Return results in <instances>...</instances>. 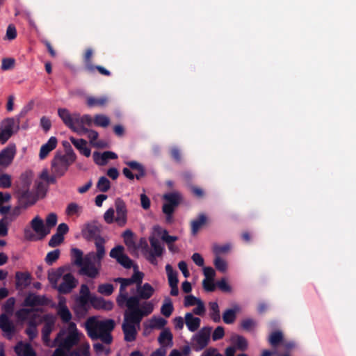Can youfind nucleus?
<instances>
[{
  "label": "nucleus",
  "instance_id": "nucleus-1",
  "mask_svg": "<svg viewBox=\"0 0 356 356\" xmlns=\"http://www.w3.org/2000/svg\"><path fill=\"white\" fill-rule=\"evenodd\" d=\"M115 323L113 319L97 321L92 317L86 322V329L90 339H100L106 344L112 343L113 337L111 332L115 328Z\"/></svg>",
  "mask_w": 356,
  "mask_h": 356
},
{
  "label": "nucleus",
  "instance_id": "nucleus-2",
  "mask_svg": "<svg viewBox=\"0 0 356 356\" xmlns=\"http://www.w3.org/2000/svg\"><path fill=\"white\" fill-rule=\"evenodd\" d=\"M126 311L129 314V319L131 321L140 323L144 316H147L152 313L154 305L152 302H144L141 305L140 300L136 297H129Z\"/></svg>",
  "mask_w": 356,
  "mask_h": 356
},
{
  "label": "nucleus",
  "instance_id": "nucleus-3",
  "mask_svg": "<svg viewBox=\"0 0 356 356\" xmlns=\"http://www.w3.org/2000/svg\"><path fill=\"white\" fill-rule=\"evenodd\" d=\"M76 159V155L71 148L64 154H56L51 162L52 174L57 177H63Z\"/></svg>",
  "mask_w": 356,
  "mask_h": 356
},
{
  "label": "nucleus",
  "instance_id": "nucleus-4",
  "mask_svg": "<svg viewBox=\"0 0 356 356\" xmlns=\"http://www.w3.org/2000/svg\"><path fill=\"white\" fill-rule=\"evenodd\" d=\"M163 199L165 201L162 207V211L165 215L167 223H172L174 220L173 213L176 208L182 201V195L178 191L168 193L163 195Z\"/></svg>",
  "mask_w": 356,
  "mask_h": 356
},
{
  "label": "nucleus",
  "instance_id": "nucleus-5",
  "mask_svg": "<svg viewBox=\"0 0 356 356\" xmlns=\"http://www.w3.org/2000/svg\"><path fill=\"white\" fill-rule=\"evenodd\" d=\"M163 199L165 201L162 207V211L165 215L167 223H172L174 220L173 213L176 208L182 201V195L178 191L168 193L163 195Z\"/></svg>",
  "mask_w": 356,
  "mask_h": 356
},
{
  "label": "nucleus",
  "instance_id": "nucleus-6",
  "mask_svg": "<svg viewBox=\"0 0 356 356\" xmlns=\"http://www.w3.org/2000/svg\"><path fill=\"white\" fill-rule=\"evenodd\" d=\"M57 223V215L54 213H49L46 218V225L44 224L43 220L38 216H35L31 221V227L34 232L39 236L40 239L44 238L47 236Z\"/></svg>",
  "mask_w": 356,
  "mask_h": 356
},
{
  "label": "nucleus",
  "instance_id": "nucleus-7",
  "mask_svg": "<svg viewBox=\"0 0 356 356\" xmlns=\"http://www.w3.org/2000/svg\"><path fill=\"white\" fill-rule=\"evenodd\" d=\"M211 327H203L192 338V348L195 351H200L207 346L210 341Z\"/></svg>",
  "mask_w": 356,
  "mask_h": 356
},
{
  "label": "nucleus",
  "instance_id": "nucleus-8",
  "mask_svg": "<svg viewBox=\"0 0 356 356\" xmlns=\"http://www.w3.org/2000/svg\"><path fill=\"white\" fill-rule=\"evenodd\" d=\"M140 323L131 321L129 319V314L125 312L124 314V322L122 329L124 335V341L132 342L136 340L137 336V330L136 326H139Z\"/></svg>",
  "mask_w": 356,
  "mask_h": 356
},
{
  "label": "nucleus",
  "instance_id": "nucleus-9",
  "mask_svg": "<svg viewBox=\"0 0 356 356\" xmlns=\"http://www.w3.org/2000/svg\"><path fill=\"white\" fill-rule=\"evenodd\" d=\"M28 111L29 108H23L15 118H10L3 120L1 128L13 134L17 133L20 128L22 118L26 115Z\"/></svg>",
  "mask_w": 356,
  "mask_h": 356
},
{
  "label": "nucleus",
  "instance_id": "nucleus-10",
  "mask_svg": "<svg viewBox=\"0 0 356 356\" xmlns=\"http://www.w3.org/2000/svg\"><path fill=\"white\" fill-rule=\"evenodd\" d=\"M102 225L95 220L86 223L81 229V234L87 241L96 240L98 237H102Z\"/></svg>",
  "mask_w": 356,
  "mask_h": 356
},
{
  "label": "nucleus",
  "instance_id": "nucleus-11",
  "mask_svg": "<svg viewBox=\"0 0 356 356\" xmlns=\"http://www.w3.org/2000/svg\"><path fill=\"white\" fill-rule=\"evenodd\" d=\"M124 248L121 245H118L111 249L109 255L111 258L115 259L117 262L124 268L129 269L131 268L133 261L124 253Z\"/></svg>",
  "mask_w": 356,
  "mask_h": 356
},
{
  "label": "nucleus",
  "instance_id": "nucleus-12",
  "mask_svg": "<svg viewBox=\"0 0 356 356\" xmlns=\"http://www.w3.org/2000/svg\"><path fill=\"white\" fill-rule=\"evenodd\" d=\"M114 282L120 283L119 294L116 298L118 305L122 308L129 301V296L126 291V287L133 284L130 278L118 277L114 279Z\"/></svg>",
  "mask_w": 356,
  "mask_h": 356
},
{
  "label": "nucleus",
  "instance_id": "nucleus-13",
  "mask_svg": "<svg viewBox=\"0 0 356 356\" xmlns=\"http://www.w3.org/2000/svg\"><path fill=\"white\" fill-rule=\"evenodd\" d=\"M16 195L18 204L23 209L33 205L38 200L36 195L30 189H17Z\"/></svg>",
  "mask_w": 356,
  "mask_h": 356
},
{
  "label": "nucleus",
  "instance_id": "nucleus-14",
  "mask_svg": "<svg viewBox=\"0 0 356 356\" xmlns=\"http://www.w3.org/2000/svg\"><path fill=\"white\" fill-rule=\"evenodd\" d=\"M116 211L115 223L120 227H123L127 222V209L124 201L118 197L115 201Z\"/></svg>",
  "mask_w": 356,
  "mask_h": 356
},
{
  "label": "nucleus",
  "instance_id": "nucleus-15",
  "mask_svg": "<svg viewBox=\"0 0 356 356\" xmlns=\"http://www.w3.org/2000/svg\"><path fill=\"white\" fill-rule=\"evenodd\" d=\"M65 330H61L57 335L56 340L59 341L60 345L58 348H61L68 353V351L79 341V335L75 334H68L65 338Z\"/></svg>",
  "mask_w": 356,
  "mask_h": 356
},
{
  "label": "nucleus",
  "instance_id": "nucleus-16",
  "mask_svg": "<svg viewBox=\"0 0 356 356\" xmlns=\"http://www.w3.org/2000/svg\"><path fill=\"white\" fill-rule=\"evenodd\" d=\"M77 284V280L74 275L70 273H66L63 276V282L58 286L57 290L61 294L70 293Z\"/></svg>",
  "mask_w": 356,
  "mask_h": 356
},
{
  "label": "nucleus",
  "instance_id": "nucleus-17",
  "mask_svg": "<svg viewBox=\"0 0 356 356\" xmlns=\"http://www.w3.org/2000/svg\"><path fill=\"white\" fill-rule=\"evenodd\" d=\"M16 154L15 145H9L0 152V166L8 167L13 162Z\"/></svg>",
  "mask_w": 356,
  "mask_h": 356
},
{
  "label": "nucleus",
  "instance_id": "nucleus-18",
  "mask_svg": "<svg viewBox=\"0 0 356 356\" xmlns=\"http://www.w3.org/2000/svg\"><path fill=\"white\" fill-rule=\"evenodd\" d=\"M106 241L103 237H98L95 241L96 248V252H90L88 257H90L95 263H100L102 259L105 255V245Z\"/></svg>",
  "mask_w": 356,
  "mask_h": 356
},
{
  "label": "nucleus",
  "instance_id": "nucleus-19",
  "mask_svg": "<svg viewBox=\"0 0 356 356\" xmlns=\"http://www.w3.org/2000/svg\"><path fill=\"white\" fill-rule=\"evenodd\" d=\"M95 297L90 294L88 286L83 284L80 288V296L76 299L79 307L82 309H86L88 302L92 305V298Z\"/></svg>",
  "mask_w": 356,
  "mask_h": 356
},
{
  "label": "nucleus",
  "instance_id": "nucleus-20",
  "mask_svg": "<svg viewBox=\"0 0 356 356\" xmlns=\"http://www.w3.org/2000/svg\"><path fill=\"white\" fill-rule=\"evenodd\" d=\"M49 303V300L44 296H40L35 293H29L24 300V305L26 307L43 306Z\"/></svg>",
  "mask_w": 356,
  "mask_h": 356
},
{
  "label": "nucleus",
  "instance_id": "nucleus-21",
  "mask_svg": "<svg viewBox=\"0 0 356 356\" xmlns=\"http://www.w3.org/2000/svg\"><path fill=\"white\" fill-rule=\"evenodd\" d=\"M92 260L88 256L84 259V263L80 266V274L86 275L90 278H95L99 273L98 269L95 267V264L92 262Z\"/></svg>",
  "mask_w": 356,
  "mask_h": 356
},
{
  "label": "nucleus",
  "instance_id": "nucleus-22",
  "mask_svg": "<svg viewBox=\"0 0 356 356\" xmlns=\"http://www.w3.org/2000/svg\"><path fill=\"white\" fill-rule=\"evenodd\" d=\"M17 356H37V353L29 343L18 341L14 346Z\"/></svg>",
  "mask_w": 356,
  "mask_h": 356
},
{
  "label": "nucleus",
  "instance_id": "nucleus-23",
  "mask_svg": "<svg viewBox=\"0 0 356 356\" xmlns=\"http://www.w3.org/2000/svg\"><path fill=\"white\" fill-rule=\"evenodd\" d=\"M137 294L132 296L131 297H136L138 300H148L149 299L154 293V289L149 283H145L137 286L136 287Z\"/></svg>",
  "mask_w": 356,
  "mask_h": 356
},
{
  "label": "nucleus",
  "instance_id": "nucleus-24",
  "mask_svg": "<svg viewBox=\"0 0 356 356\" xmlns=\"http://www.w3.org/2000/svg\"><path fill=\"white\" fill-rule=\"evenodd\" d=\"M0 328L6 333L8 339L12 338L15 330L13 323L5 314L0 315Z\"/></svg>",
  "mask_w": 356,
  "mask_h": 356
},
{
  "label": "nucleus",
  "instance_id": "nucleus-25",
  "mask_svg": "<svg viewBox=\"0 0 356 356\" xmlns=\"http://www.w3.org/2000/svg\"><path fill=\"white\" fill-rule=\"evenodd\" d=\"M31 275L28 272H17L15 273V286L17 289H24L31 284Z\"/></svg>",
  "mask_w": 356,
  "mask_h": 356
},
{
  "label": "nucleus",
  "instance_id": "nucleus-26",
  "mask_svg": "<svg viewBox=\"0 0 356 356\" xmlns=\"http://www.w3.org/2000/svg\"><path fill=\"white\" fill-rule=\"evenodd\" d=\"M57 143V138L51 136L45 144L41 146L39 154L40 159L42 160L44 159L49 152L56 147Z\"/></svg>",
  "mask_w": 356,
  "mask_h": 356
},
{
  "label": "nucleus",
  "instance_id": "nucleus-27",
  "mask_svg": "<svg viewBox=\"0 0 356 356\" xmlns=\"http://www.w3.org/2000/svg\"><path fill=\"white\" fill-rule=\"evenodd\" d=\"M58 114L63 123L70 129L72 128V127L75 124L77 114L71 115L66 108H59Z\"/></svg>",
  "mask_w": 356,
  "mask_h": 356
},
{
  "label": "nucleus",
  "instance_id": "nucleus-28",
  "mask_svg": "<svg viewBox=\"0 0 356 356\" xmlns=\"http://www.w3.org/2000/svg\"><path fill=\"white\" fill-rule=\"evenodd\" d=\"M70 142L79 151L80 154L86 157H89L91 154L90 149L87 146V141L84 139H76L74 137L70 138Z\"/></svg>",
  "mask_w": 356,
  "mask_h": 356
},
{
  "label": "nucleus",
  "instance_id": "nucleus-29",
  "mask_svg": "<svg viewBox=\"0 0 356 356\" xmlns=\"http://www.w3.org/2000/svg\"><path fill=\"white\" fill-rule=\"evenodd\" d=\"M92 306L95 309H103L110 311L113 307V302L106 300L102 297H93L92 298Z\"/></svg>",
  "mask_w": 356,
  "mask_h": 356
},
{
  "label": "nucleus",
  "instance_id": "nucleus-30",
  "mask_svg": "<svg viewBox=\"0 0 356 356\" xmlns=\"http://www.w3.org/2000/svg\"><path fill=\"white\" fill-rule=\"evenodd\" d=\"M230 341L232 344L239 350L244 351L248 348V341L241 335L233 334L230 338Z\"/></svg>",
  "mask_w": 356,
  "mask_h": 356
},
{
  "label": "nucleus",
  "instance_id": "nucleus-31",
  "mask_svg": "<svg viewBox=\"0 0 356 356\" xmlns=\"http://www.w3.org/2000/svg\"><path fill=\"white\" fill-rule=\"evenodd\" d=\"M185 323L191 332H195L200 326L201 320L198 317L193 316L191 313H186L185 314Z\"/></svg>",
  "mask_w": 356,
  "mask_h": 356
},
{
  "label": "nucleus",
  "instance_id": "nucleus-32",
  "mask_svg": "<svg viewBox=\"0 0 356 356\" xmlns=\"http://www.w3.org/2000/svg\"><path fill=\"white\" fill-rule=\"evenodd\" d=\"M67 268L64 266L59 267L56 270L49 271L48 273V280L52 284L54 288L58 287L57 283L60 278L63 276V274Z\"/></svg>",
  "mask_w": 356,
  "mask_h": 356
},
{
  "label": "nucleus",
  "instance_id": "nucleus-33",
  "mask_svg": "<svg viewBox=\"0 0 356 356\" xmlns=\"http://www.w3.org/2000/svg\"><path fill=\"white\" fill-rule=\"evenodd\" d=\"M207 218L205 214L200 213L198 217L191 222V234L195 235L207 223Z\"/></svg>",
  "mask_w": 356,
  "mask_h": 356
},
{
  "label": "nucleus",
  "instance_id": "nucleus-34",
  "mask_svg": "<svg viewBox=\"0 0 356 356\" xmlns=\"http://www.w3.org/2000/svg\"><path fill=\"white\" fill-rule=\"evenodd\" d=\"M126 164L133 170H136L137 172L134 175L135 178L137 180H140L143 177H144L146 175V171L144 168V166L136 161H131L126 162Z\"/></svg>",
  "mask_w": 356,
  "mask_h": 356
},
{
  "label": "nucleus",
  "instance_id": "nucleus-35",
  "mask_svg": "<svg viewBox=\"0 0 356 356\" xmlns=\"http://www.w3.org/2000/svg\"><path fill=\"white\" fill-rule=\"evenodd\" d=\"M167 321L162 317L153 316L149 320V325H145V332H146L148 328L149 329H163L167 324Z\"/></svg>",
  "mask_w": 356,
  "mask_h": 356
},
{
  "label": "nucleus",
  "instance_id": "nucleus-36",
  "mask_svg": "<svg viewBox=\"0 0 356 356\" xmlns=\"http://www.w3.org/2000/svg\"><path fill=\"white\" fill-rule=\"evenodd\" d=\"M124 242L129 250L136 251L138 250V246L134 238V233L131 229H127L122 233Z\"/></svg>",
  "mask_w": 356,
  "mask_h": 356
},
{
  "label": "nucleus",
  "instance_id": "nucleus-37",
  "mask_svg": "<svg viewBox=\"0 0 356 356\" xmlns=\"http://www.w3.org/2000/svg\"><path fill=\"white\" fill-rule=\"evenodd\" d=\"M32 177V172L31 171L22 173L19 178V186L17 189H30Z\"/></svg>",
  "mask_w": 356,
  "mask_h": 356
},
{
  "label": "nucleus",
  "instance_id": "nucleus-38",
  "mask_svg": "<svg viewBox=\"0 0 356 356\" xmlns=\"http://www.w3.org/2000/svg\"><path fill=\"white\" fill-rule=\"evenodd\" d=\"M108 102V98L106 96L101 97H88L86 99L87 105L89 107L104 106Z\"/></svg>",
  "mask_w": 356,
  "mask_h": 356
},
{
  "label": "nucleus",
  "instance_id": "nucleus-39",
  "mask_svg": "<svg viewBox=\"0 0 356 356\" xmlns=\"http://www.w3.org/2000/svg\"><path fill=\"white\" fill-rule=\"evenodd\" d=\"M25 333L30 341H33L38 336L37 323L34 318L30 319L27 323Z\"/></svg>",
  "mask_w": 356,
  "mask_h": 356
},
{
  "label": "nucleus",
  "instance_id": "nucleus-40",
  "mask_svg": "<svg viewBox=\"0 0 356 356\" xmlns=\"http://www.w3.org/2000/svg\"><path fill=\"white\" fill-rule=\"evenodd\" d=\"M209 316L215 323L220 321V314L218 304L216 302H210L209 304Z\"/></svg>",
  "mask_w": 356,
  "mask_h": 356
},
{
  "label": "nucleus",
  "instance_id": "nucleus-41",
  "mask_svg": "<svg viewBox=\"0 0 356 356\" xmlns=\"http://www.w3.org/2000/svg\"><path fill=\"white\" fill-rule=\"evenodd\" d=\"M283 334L280 331L273 332L268 338V342L272 347L276 348L283 341Z\"/></svg>",
  "mask_w": 356,
  "mask_h": 356
},
{
  "label": "nucleus",
  "instance_id": "nucleus-42",
  "mask_svg": "<svg viewBox=\"0 0 356 356\" xmlns=\"http://www.w3.org/2000/svg\"><path fill=\"white\" fill-rule=\"evenodd\" d=\"M149 242L151 247L152 248V250L150 251L149 253L156 255L158 257H161L165 250L164 248L161 245L159 241L156 238L152 237L149 238Z\"/></svg>",
  "mask_w": 356,
  "mask_h": 356
},
{
  "label": "nucleus",
  "instance_id": "nucleus-43",
  "mask_svg": "<svg viewBox=\"0 0 356 356\" xmlns=\"http://www.w3.org/2000/svg\"><path fill=\"white\" fill-rule=\"evenodd\" d=\"M165 270L168 278L169 286L177 285L179 282L177 272L173 270L170 264L165 266Z\"/></svg>",
  "mask_w": 356,
  "mask_h": 356
},
{
  "label": "nucleus",
  "instance_id": "nucleus-44",
  "mask_svg": "<svg viewBox=\"0 0 356 356\" xmlns=\"http://www.w3.org/2000/svg\"><path fill=\"white\" fill-rule=\"evenodd\" d=\"M93 123L97 127L105 128L109 125L110 119L105 115L97 114L94 117Z\"/></svg>",
  "mask_w": 356,
  "mask_h": 356
},
{
  "label": "nucleus",
  "instance_id": "nucleus-45",
  "mask_svg": "<svg viewBox=\"0 0 356 356\" xmlns=\"http://www.w3.org/2000/svg\"><path fill=\"white\" fill-rule=\"evenodd\" d=\"M237 310L234 309H228L222 314V320L226 324H232L236 318Z\"/></svg>",
  "mask_w": 356,
  "mask_h": 356
},
{
  "label": "nucleus",
  "instance_id": "nucleus-46",
  "mask_svg": "<svg viewBox=\"0 0 356 356\" xmlns=\"http://www.w3.org/2000/svg\"><path fill=\"white\" fill-rule=\"evenodd\" d=\"M71 256L74 259V264L78 266H81L84 263L83 259V252L76 248L71 250Z\"/></svg>",
  "mask_w": 356,
  "mask_h": 356
},
{
  "label": "nucleus",
  "instance_id": "nucleus-47",
  "mask_svg": "<svg viewBox=\"0 0 356 356\" xmlns=\"http://www.w3.org/2000/svg\"><path fill=\"white\" fill-rule=\"evenodd\" d=\"M111 188V182L108 178L104 176L101 177L97 183V188L103 193L107 192Z\"/></svg>",
  "mask_w": 356,
  "mask_h": 356
},
{
  "label": "nucleus",
  "instance_id": "nucleus-48",
  "mask_svg": "<svg viewBox=\"0 0 356 356\" xmlns=\"http://www.w3.org/2000/svg\"><path fill=\"white\" fill-rule=\"evenodd\" d=\"M58 314L64 323H69L72 319V314L65 305L60 307Z\"/></svg>",
  "mask_w": 356,
  "mask_h": 356
},
{
  "label": "nucleus",
  "instance_id": "nucleus-49",
  "mask_svg": "<svg viewBox=\"0 0 356 356\" xmlns=\"http://www.w3.org/2000/svg\"><path fill=\"white\" fill-rule=\"evenodd\" d=\"M82 208L78 204L75 202L70 203L65 210V213L67 216L76 215L79 216L81 212Z\"/></svg>",
  "mask_w": 356,
  "mask_h": 356
},
{
  "label": "nucleus",
  "instance_id": "nucleus-50",
  "mask_svg": "<svg viewBox=\"0 0 356 356\" xmlns=\"http://www.w3.org/2000/svg\"><path fill=\"white\" fill-rule=\"evenodd\" d=\"M97 291L104 296H111L114 291V286L112 284H101L98 286Z\"/></svg>",
  "mask_w": 356,
  "mask_h": 356
},
{
  "label": "nucleus",
  "instance_id": "nucleus-51",
  "mask_svg": "<svg viewBox=\"0 0 356 356\" xmlns=\"http://www.w3.org/2000/svg\"><path fill=\"white\" fill-rule=\"evenodd\" d=\"M60 254V251L58 249H56L53 251L48 252L44 259L45 262L49 266L52 265L58 259Z\"/></svg>",
  "mask_w": 356,
  "mask_h": 356
},
{
  "label": "nucleus",
  "instance_id": "nucleus-52",
  "mask_svg": "<svg viewBox=\"0 0 356 356\" xmlns=\"http://www.w3.org/2000/svg\"><path fill=\"white\" fill-rule=\"evenodd\" d=\"M86 70L90 73H94L95 70H97L100 74L106 76H109L111 74L109 70L101 65H88Z\"/></svg>",
  "mask_w": 356,
  "mask_h": 356
},
{
  "label": "nucleus",
  "instance_id": "nucleus-53",
  "mask_svg": "<svg viewBox=\"0 0 356 356\" xmlns=\"http://www.w3.org/2000/svg\"><path fill=\"white\" fill-rule=\"evenodd\" d=\"M230 250V245L229 244L218 245L214 244L213 246V252L216 257H220V254L227 253Z\"/></svg>",
  "mask_w": 356,
  "mask_h": 356
},
{
  "label": "nucleus",
  "instance_id": "nucleus-54",
  "mask_svg": "<svg viewBox=\"0 0 356 356\" xmlns=\"http://www.w3.org/2000/svg\"><path fill=\"white\" fill-rule=\"evenodd\" d=\"M168 302L164 303L161 308V313L165 317H170L173 312L174 307L170 298H168Z\"/></svg>",
  "mask_w": 356,
  "mask_h": 356
},
{
  "label": "nucleus",
  "instance_id": "nucleus-55",
  "mask_svg": "<svg viewBox=\"0 0 356 356\" xmlns=\"http://www.w3.org/2000/svg\"><path fill=\"white\" fill-rule=\"evenodd\" d=\"M137 266L134 268V272L130 277L133 284H136V286L143 284L144 273L136 270Z\"/></svg>",
  "mask_w": 356,
  "mask_h": 356
},
{
  "label": "nucleus",
  "instance_id": "nucleus-56",
  "mask_svg": "<svg viewBox=\"0 0 356 356\" xmlns=\"http://www.w3.org/2000/svg\"><path fill=\"white\" fill-rule=\"evenodd\" d=\"M172 334L168 329L163 330L161 333L158 338V341L160 344L163 345L165 341L169 342H172Z\"/></svg>",
  "mask_w": 356,
  "mask_h": 356
},
{
  "label": "nucleus",
  "instance_id": "nucleus-57",
  "mask_svg": "<svg viewBox=\"0 0 356 356\" xmlns=\"http://www.w3.org/2000/svg\"><path fill=\"white\" fill-rule=\"evenodd\" d=\"M213 264L216 268L222 273H224L227 270V262L222 259L220 257H216L213 261Z\"/></svg>",
  "mask_w": 356,
  "mask_h": 356
},
{
  "label": "nucleus",
  "instance_id": "nucleus-58",
  "mask_svg": "<svg viewBox=\"0 0 356 356\" xmlns=\"http://www.w3.org/2000/svg\"><path fill=\"white\" fill-rule=\"evenodd\" d=\"M64 241V236H61L58 234H54L51 236L50 240L49 241L48 245L51 248H55L61 244Z\"/></svg>",
  "mask_w": 356,
  "mask_h": 356
},
{
  "label": "nucleus",
  "instance_id": "nucleus-59",
  "mask_svg": "<svg viewBox=\"0 0 356 356\" xmlns=\"http://www.w3.org/2000/svg\"><path fill=\"white\" fill-rule=\"evenodd\" d=\"M104 220L107 224L115 222V210L111 207L104 214Z\"/></svg>",
  "mask_w": 356,
  "mask_h": 356
},
{
  "label": "nucleus",
  "instance_id": "nucleus-60",
  "mask_svg": "<svg viewBox=\"0 0 356 356\" xmlns=\"http://www.w3.org/2000/svg\"><path fill=\"white\" fill-rule=\"evenodd\" d=\"M216 286H218V289L222 292H225V293L232 292V287L227 283L225 278H222L221 280H218L216 282Z\"/></svg>",
  "mask_w": 356,
  "mask_h": 356
},
{
  "label": "nucleus",
  "instance_id": "nucleus-61",
  "mask_svg": "<svg viewBox=\"0 0 356 356\" xmlns=\"http://www.w3.org/2000/svg\"><path fill=\"white\" fill-rule=\"evenodd\" d=\"M11 177L8 174H2L0 175V188H8L11 186Z\"/></svg>",
  "mask_w": 356,
  "mask_h": 356
},
{
  "label": "nucleus",
  "instance_id": "nucleus-62",
  "mask_svg": "<svg viewBox=\"0 0 356 356\" xmlns=\"http://www.w3.org/2000/svg\"><path fill=\"white\" fill-rule=\"evenodd\" d=\"M256 325V322L252 318L243 319L241 323V328L245 331L252 330Z\"/></svg>",
  "mask_w": 356,
  "mask_h": 356
},
{
  "label": "nucleus",
  "instance_id": "nucleus-63",
  "mask_svg": "<svg viewBox=\"0 0 356 356\" xmlns=\"http://www.w3.org/2000/svg\"><path fill=\"white\" fill-rule=\"evenodd\" d=\"M161 240L165 242L168 245H173L172 243L178 240V237L175 236H170L166 229H163L161 235Z\"/></svg>",
  "mask_w": 356,
  "mask_h": 356
},
{
  "label": "nucleus",
  "instance_id": "nucleus-64",
  "mask_svg": "<svg viewBox=\"0 0 356 356\" xmlns=\"http://www.w3.org/2000/svg\"><path fill=\"white\" fill-rule=\"evenodd\" d=\"M202 286L207 292H213L216 290V284L214 283L213 280L204 279L202 281Z\"/></svg>",
  "mask_w": 356,
  "mask_h": 356
}]
</instances>
